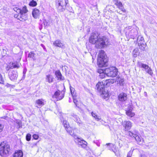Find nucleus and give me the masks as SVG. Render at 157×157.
<instances>
[{
  "mask_svg": "<svg viewBox=\"0 0 157 157\" xmlns=\"http://www.w3.org/2000/svg\"><path fill=\"white\" fill-rule=\"evenodd\" d=\"M13 10L18 13L14 14L15 18L21 21H24L26 20L27 16L26 13L28 12V10L26 6L23 7L21 10L17 7L14 8Z\"/></svg>",
  "mask_w": 157,
  "mask_h": 157,
  "instance_id": "f257e3e1",
  "label": "nucleus"
},
{
  "mask_svg": "<svg viewBox=\"0 0 157 157\" xmlns=\"http://www.w3.org/2000/svg\"><path fill=\"white\" fill-rule=\"evenodd\" d=\"M98 56L97 63L98 67H101L107 66L108 59L104 51L101 50Z\"/></svg>",
  "mask_w": 157,
  "mask_h": 157,
  "instance_id": "f03ea898",
  "label": "nucleus"
},
{
  "mask_svg": "<svg viewBox=\"0 0 157 157\" xmlns=\"http://www.w3.org/2000/svg\"><path fill=\"white\" fill-rule=\"evenodd\" d=\"M138 28L136 27L135 28L132 29V27L128 26L126 27L125 29L126 36L127 37L130 38L132 39H134L138 35Z\"/></svg>",
  "mask_w": 157,
  "mask_h": 157,
  "instance_id": "7ed1b4c3",
  "label": "nucleus"
},
{
  "mask_svg": "<svg viewBox=\"0 0 157 157\" xmlns=\"http://www.w3.org/2000/svg\"><path fill=\"white\" fill-rule=\"evenodd\" d=\"M10 146L6 141L3 142L0 144V155L3 157H6L10 150Z\"/></svg>",
  "mask_w": 157,
  "mask_h": 157,
  "instance_id": "20e7f679",
  "label": "nucleus"
},
{
  "mask_svg": "<svg viewBox=\"0 0 157 157\" xmlns=\"http://www.w3.org/2000/svg\"><path fill=\"white\" fill-rule=\"evenodd\" d=\"M109 40L105 36L99 37L95 44V47L97 48H102L109 44Z\"/></svg>",
  "mask_w": 157,
  "mask_h": 157,
  "instance_id": "39448f33",
  "label": "nucleus"
},
{
  "mask_svg": "<svg viewBox=\"0 0 157 157\" xmlns=\"http://www.w3.org/2000/svg\"><path fill=\"white\" fill-rule=\"evenodd\" d=\"M78 132H78L75 131L74 132H73V133H71V135L74 137V140L77 144L81 146L82 147L85 148L87 146V143L83 139H82L78 137L76 133H78Z\"/></svg>",
  "mask_w": 157,
  "mask_h": 157,
  "instance_id": "423d86ee",
  "label": "nucleus"
},
{
  "mask_svg": "<svg viewBox=\"0 0 157 157\" xmlns=\"http://www.w3.org/2000/svg\"><path fill=\"white\" fill-rule=\"evenodd\" d=\"M105 85L102 82H99L96 85L98 91L103 96L106 98L109 95V93L105 89Z\"/></svg>",
  "mask_w": 157,
  "mask_h": 157,
  "instance_id": "0eeeda50",
  "label": "nucleus"
},
{
  "mask_svg": "<svg viewBox=\"0 0 157 157\" xmlns=\"http://www.w3.org/2000/svg\"><path fill=\"white\" fill-rule=\"evenodd\" d=\"M68 3V0H57L56 5L57 7L58 11L59 12L63 11Z\"/></svg>",
  "mask_w": 157,
  "mask_h": 157,
  "instance_id": "6e6552de",
  "label": "nucleus"
},
{
  "mask_svg": "<svg viewBox=\"0 0 157 157\" xmlns=\"http://www.w3.org/2000/svg\"><path fill=\"white\" fill-rule=\"evenodd\" d=\"M105 71L106 76L113 77L117 76L118 72L117 69L115 67L106 68Z\"/></svg>",
  "mask_w": 157,
  "mask_h": 157,
  "instance_id": "1a4fd4ad",
  "label": "nucleus"
},
{
  "mask_svg": "<svg viewBox=\"0 0 157 157\" xmlns=\"http://www.w3.org/2000/svg\"><path fill=\"white\" fill-rule=\"evenodd\" d=\"M137 65L139 67L142 68V70L145 71L150 75H151L153 74L151 69L148 65L139 61L137 63Z\"/></svg>",
  "mask_w": 157,
  "mask_h": 157,
  "instance_id": "9d476101",
  "label": "nucleus"
},
{
  "mask_svg": "<svg viewBox=\"0 0 157 157\" xmlns=\"http://www.w3.org/2000/svg\"><path fill=\"white\" fill-rule=\"evenodd\" d=\"M63 124L66 130L71 135V133H73V132H75V131L78 132V130L76 128H75L72 130H71V128L69 127V125L68 122L66 121L65 120H64L63 119V121H62Z\"/></svg>",
  "mask_w": 157,
  "mask_h": 157,
  "instance_id": "9b49d317",
  "label": "nucleus"
},
{
  "mask_svg": "<svg viewBox=\"0 0 157 157\" xmlns=\"http://www.w3.org/2000/svg\"><path fill=\"white\" fill-rule=\"evenodd\" d=\"M64 96V91H60L59 90H58L55 92L52 97L53 99H56V101H59L62 99L63 98Z\"/></svg>",
  "mask_w": 157,
  "mask_h": 157,
  "instance_id": "f8f14e48",
  "label": "nucleus"
},
{
  "mask_svg": "<svg viewBox=\"0 0 157 157\" xmlns=\"http://www.w3.org/2000/svg\"><path fill=\"white\" fill-rule=\"evenodd\" d=\"M98 36L99 34L98 33H92L89 38L90 42L93 44H95L99 37Z\"/></svg>",
  "mask_w": 157,
  "mask_h": 157,
  "instance_id": "ddd939ff",
  "label": "nucleus"
},
{
  "mask_svg": "<svg viewBox=\"0 0 157 157\" xmlns=\"http://www.w3.org/2000/svg\"><path fill=\"white\" fill-rule=\"evenodd\" d=\"M8 75L10 79L13 81L16 80L18 76L17 72L14 71H10Z\"/></svg>",
  "mask_w": 157,
  "mask_h": 157,
  "instance_id": "4468645a",
  "label": "nucleus"
},
{
  "mask_svg": "<svg viewBox=\"0 0 157 157\" xmlns=\"http://www.w3.org/2000/svg\"><path fill=\"white\" fill-rule=\"evenodd\" d=\"M125 131H128L131 129L132 126V123L129 121H124L123 124Z\"/></svg>",
  "mask_w": 157,
  "mask_h": 157,
  "instance_id": "2eb2a0df",
  "label": "nucleus"
},
{
  "mask_svg": "<svg viewBox=\"0 0 157 157\" xmlns=\"http://www.w3.org/2000/svg\"><path fill=\"white\" fill-rule=\"evenodd\" d=\"M137 132L136 135H134V138L139 144L141 145L143 143L144 140L141 136H140L137 135Z\"/></svg>",
  "mask_w": 157,
  "mask_h": 157,
  "instance_id": "dca6fc26",
  "label": "nucleus"
},
{
  "mask_svg": "<svg viewBox=\"0 0 157 157\" xmlns=\"http://www.w3.org/2000/svg\"><path fill=\"white\" fill-rule=\"evenodd\" d=\"M71 118L73 119L77 123L79 124V125H82V123L80 121V119L77 115L74 113L71 115Z\"/></svg>",
  "mask_w": 157,
  "mask_h": 157,
  "instance_id": "f3484780",
  "label": "nucleus"
},
{
  "mask_svg": "<svg viewBox=\"0 0 157 157\" xmlns=\"http://www.w3.org/2000/svg\"><path fill=\"white\" fill-rule=\"evenodd\" d=\"M53 45L56 47L63 48L64 44L61 40H57L54 42Z\"/></svg>",
  "mask_w": 157,
  "mask_h": 157,
  "instance_id": "a211bd4d",
  "label": "nucleus"
},
{
  "mask_svg": "<svg viewBox=\"0 0 157 157\" xmlns=\"http://www.w3.org/2000/svg\"><path fill=\"white\" fill-rule=\"evenodd\" d=\"M127 96L126 94L124 93H121L119 94L118 96V99L120 101H125L127 99Z\"/></svg>",
  "mask_w": 157,
  "mask_h": 157,
  "instance_id": "6ab92c4d",
  "label": "nucleus"
},
{
  "mask_svg": "<svg viewBox=\"0 0 157 157\" xmlns=\"http://www.w3.org/2000/svg\"><path fill=\"white\" fill-rule=\"evenodd\" d=\"M137 42L138 43V45L140 47V48L142 50H144L145 48L146 47V44L145 43L144 40L142 41H137Z\"/></svg>",
  "mask_w": 157,
  "mask_h": 157,
  "instance_id": "aec40b11",
  "label": "nucleus"
},
{
  "mask_svg": "<svg viewBox=\"0 0 157 157\" xmlns=\"http://www.w3.org/2000/svg\"><path fill=\"white\" fill-rule=\"evenodd\" d=\"M54 78V77L52 75L49 74L46 75L45 80L46 82L49 83H51L53 82Z\"/></svg>",
  "mask_w": 157,
  "mask_h": 157,
  "instance_id": "412c9836",
  "label": "nucleus"
},
{
  "mask_svg": "<svg viewBox=\"0 0 157 157\" xmlns=\"http://www.w3.org/2000/svg\"><path fill=\"white\" fill-rule=\"evenodd\" d=\"M40 14L39 10L36 9H35L33 10L32 12V15L35 18H37Z\"/></svg>",
  "mask_w": 157,
  "mask_h": 157,
  "instance_id": "4be33fe9",
  "label": "nucleus"
},
{
  "mask_svg": "<svg viewBox=\"0 0 157 157\" xmlns=\"http://www.w3.org/2000/svg\"><path fill=\"white\" fill-rule=\"evenodd\" d=\"M117 84H119L121 86H123L124 84V80L123 78L119 77H117Z\"/></svg>",
  "mask_w": 157,
  "mask_h": 157,
  "instance_id": "5701e85b",
  "label": "nucleus"
},
{
  "mask_svg": "<svg viewBox=\"0 0 157 157\" xmlns=\"http://www.w3.org/2000/svg\"><path fill=\"white\" fill-rule=\"evenodd\" d=\"M115 4L118 7L119 9L121 10L122 11L124 12H125V10L124 8L122 3L121 2H117Z\"/></svg>",
  "mask_w": 157,
  "mask_h": 157,
  "instance_id": "b1692460",
  "label": "nucleus"
},
{
  "mask_svg": "<svg viewBox=\"0 0 157 157\" xmlns=\"http://www.w3.org/2000/svg\"><path fill=\"white\" fill-rule=\"evenodd\" d=\"M23 156V153L22 151L19 150L14 154L13 157H22Z\"/></svg>",
  "mask_w": 157,
  "mask_h": 157,
  "instance_id": "393cba45",
  "label": "nucleus"
},
{
  "mask_svg": "<svg viewBox=\"0 0 157 157\" xmlns=\"http://www.w3.org/2000/svg\"><path fill=\"white\" fill-rule=\"evenodd\" d=\"M45 101L42 99H38L36 100V103L39 106H43L45 104Z\"/></svg>",
  "mask_w": 157,
  "mask_h": 157,
  "instance_id": "a878e982",
  "label": "nucleus"
},
{
  "mask_svg": "<svg viewBox=\"0 0 157 157\" xmlns=\"http://www.w3.org/2000/svg\"><path fill=\"white\" fill-rule=\"evenodd\" d=\"M55 75L58 80H62L63 79L62 78V74L59 71H56L55 72Z\"/></svg>",
  "mask_w": 157,
  "mask_h": 157,
  "instance_id": "bb28decb",
  "label": "nucleus"
},
{
  "mask_svg": "<svg viewBox=\"0 0 157 157\" xmlns=\"http://www.w3.org/2000/svg\"><path fill=\"white\" fill-rule=\"evenodd\" d=\"M91 115L97 121L101 120V118L100 116H98L97 114L95 113L92 112L91 113Z\"/></svg>",
  "mask_w": 157,
  "mask_h": 157,
  "instance_id": "cd10ccee",
  "label": "nucleus"
},
{
  "mask_svg": "<svg viewBox=\"0 0 157 157\" xmlns=\"http://www.w3.org/2000/svg\"><path fill=\"white\" fill-rule=\"evenodd\" d=\"M126 114L128 117H132L135 115V113L129 109L126 111Z\"/></svg>",
  "mask_w": 157,
  "mask_h": 157,
  "instance_id": "c85d7f7f",
  "label": "nucleus"
},
{
  "mask_svg": "<svg viewBox=\"0 0 157 157\" xmlns=\"http://www.w3.org/2000/svg\"><path fill=\"white\" fill-rule=\"evenodd\" d=\"M35 54L33 52H30L28 55V57L32 58L33 60H35L36 59L35 58Z\"/></svg>",
  "mask_w": 157,
  "mask_h": 157,
  "instance_id": "c756f323",
  "label": "nucleus"
},
{
  "mask_svg": "<svg viewBox=\"0 0 157 157\" xmlns=\"http://www.w3.org/2000/svg\"><path fill=\"white\" fill-rule=\"evenodd\" d=\"M106 145H107V148L110 150H113V148L114 147V145L112 143L107 144Z\"/></svg>",
  "mask_w": 157,
  "mask_h": 157,
  "instance_id": "7c9ffc66",
  "label": "nucleus"
},
{
  "mask_svg": "<svg viewBox=\"0 0 157 157\" xmlns=\"http://www.w3.org/2000/svg\"><path fill=\"white\" fill-rule=\"evenodd\" d=\"M132 54L134 57H136L138 54V49L137 48H135L133 51Z\"/></svg>",
  "mask_w": 157,
  "mask_h": 157,
  "instance_id": "2f4dec72",
  "label": "nucleus"
},
{
  "mask_svg": "<svg viewBox=\"0 0 157 157\" xmlns=\"http://www.w3.org/2000/svg\"><path fill=\"white\" fill-rule=\"evenodd\" d=\"M14 68H18L20 67V64L19 63L17 62H15L13 63L12 64Z\"/></svg>",
  "mask_w": 157,
  "mask_h": 157,
  "instance_id": "473e14b6",
  "label": "nucleus"
},
{
  "mask_svg": "<svg viewBox=\"0 0 157 157\" xmlns=\"http://www.w3.org/2000/svg\"><path fill=\"white\" fill-rule=\"evenodd\" d=\"M29 5L30 6H35L36 5L37 3L36 1L33 0L30 2Z\"/></svg>",
  "mask_w": 157,
  "mask_h": 157,
  "instance_id": "72a5a7b5",
  "label": "nucleus"
},
{
  "mask_svg": "<svg viewBox=\"0 0 157 157\" xmlns=\"http://www.w3.org/2000/svg\"><path fill=\"white\" fill-rule=\"evenodd\" d=\"M72 98H73V102L76 105V106H78V104L77 102L78 101L77 99V96L76 95L75 96H72Z\"/></svg>",
  "mask_w": 157,
  "mask_h": 157,
  "instance_id": "f704fd0d",
  "label": "nucleus"
},
{
  "mask_svg": "<svg viewBox=\"0 0 157 157\" xmlns=\"http://www.w3.org/2000/svg\"><path fill=\"white\" fill-rule=\"evenodd\" d=\"M70 89L72 97L76 95V93L74 91V89L73 87H70Z\"/></svg>",
  "mask_w": 157,
  "mask_h": 157,
  "instance_id": "c9c22d12",
  "label": "nucleus"
},
{
  "mask_svg": "<svg viewBox=\"0 0 157 157\" xmlns=\"http://www.w3.org/2000/svg\"><path fill=\"white\" fill-rule=\"evenodd\" d=\"M137 132H135V133H133L129 131L128 132V134L129 136L132 137H134V135H136V134L137 133Z\"/></svg>",
  "mask_w": 157,
  "mask_h": 157,
  "instance_id": "e433bc0d",
  "label": "nucleus"
},
{
  "mask_svg": "<svg viewBox=\"0 0 157 157\" xmlns=\"http://www.w3.org/2000/svg\"><path fill=\"white\" fill-rule=\"evenodd\" d=\"M106 75V74L105 73V72L102 73L100 74L99 75L100 78H104L105 75Z\"/></svg>",
  "mask_w": 157,
  "mask_h": 157,
  "instance_id": "4c0bfd02",
  "label": "nucleus"
},
{
  "mask_svg": "<svg viewBox=\"0 0 157 157\" xmlns=\"http://www.w3.org/2000/svg\"><path fill=\"white\" fill-rule=\"evenodd\" d=\"M4 80L3 78L0 74V83L1 84H4Z\"/></svg>",
  "mask_w": 157,
  "mask_h": 157,
  "instance_id": "58836bf2",
  "label": "nucleus"
},
{
  "mask_svg": "<svg viewBox=\"0 0 157 157\" xmlns=\"http://www.w3.org/2000/svg\"><path fill=\"white\" fill-rule=\"evenodd\" d=\"M31 136L30 134H28L26 137V140L28 141H29L30 140Z\"/></svg>",
  "mask_w": 157,
  "mask_h": 157,
  "instance_id": "ea45409f",
  "label": "nucleus"
},
{
  "mask_svg": "<svg viewBox=\"0 0 157 157\" xmlns=\"http://www.w3.org/2000/svg\"><path fill=\"white\" fill-rule=\"evenodd\" d=\"M33 137L34 139L37 140L39 137V136L38 134H34L33 135Z\"/></svg>",
  "mask_w": 157,
  "mask_h": 157,
  "instance_id": "a19ab883",
  "label": "nucleus"
},
{
  "mask_svg": "<svg viewBox=\"0 0 157 157\" xmlns=\"http://www.w3.org/2000/svg\"><path fill=\"white\" fill-rule=\"evenodd\" d=\"M100 74L105 72V70L101 69H98L97 71Z\"/></svg>",
  "mask_w": 157,
  "mask_h": 157,
  "instance_id": "79ce46f5",
  "label": "nucleus"
},
{
  "mask_svg": "<svg viewBox=\"0 0 157 157\" xmlns=\"http://www.w3.org/2000/svg\"><path fill=\"white\" fill-rule=\"evenodd\" d=\"M117 77H116V78L110 80L109 82H111L112 83H113L115 82H117Z\"/></svg>",
  "mask_w": 157,
  "mask_h": 157,
  "instance_id": "37998d69",
  "label": "nucleus"
},
{
  "mask_svg": "<svg viewBox=\"0 0 157 157\" xmlns=\"http://www.w3.org/2000/svg\"><path fill=\"white\" fill-rule=\"evenodd\" d=\"M143 41L144 40V38L141 36H139L138 37L137 39V41Z\"/></svg>",
  "mask_w": 157,
  "mask_h": 157,
  "instance_id": "c03bdc74",
  "label": "nucleus"
},
{
  "mask_svg": "<svg viewBox=\"0 0 157 157\" xmlns=\"http://www.w3.org/2000/svg\"><path fill=\"white\" fill-rule=\"evenodd\" d=\"M132 151H129L128 153L127 157H131Z\"/></svg>",
  "mask_w": 157,
  "mask_h": 157,
  "instance_id": "a18cd8bd",
  "label": "nucleus"
},
{
  "mask_svg": "<svg viewBox=\"0 0 157 157\" xmlns=\"http://www.w3.org/2000/svg\"><path fill=\"white\" fill-rule=\"evenodd\" d=\"M3 128V126L2 124H0V132L2 131Z\"/></svg>",
  "mask_w": 157,
  "mask_h": 157,
  "instance_id": "49530a36",
  "label": "nucleus"
},
{
  "mask_svg": "<svg viewBox=\"0 0 157 157\" xmlns=\"http://www.w3.org/2000/svg\"><path fill=\"white\" fill-rule=\"evenodd\" d=\"M17 123L18 124V125L20 126L21 125V122L20 121H17Z\"/></svg>",
  "mask_w": 157,
  "mask_h": 157,
  "instance_id": "de8ad7c7",
  "label": "nucleus"
},
{
  "mask_svg": "<svg viewBox=\"0 0 157 157\" xmlns=\"http://www.w3.org/2000/svg\"><path fill=\"white\" fill-rule=\"evenodd\" d=\"M10 69V67H6V70H7V71H8L9 70V69Z\"/></svg>",
  "mask_w": 157,
  "mask_h": 157,
  "instance_id": "09e8293b",
  "label": "nucleus"
},
{
  "mask_svg": "<svg viewBox=\"0 0 157 157\" xmlns=\"http://www.w3.org/2000/svg\"><path fill=\"white\" fill-rule=\"evenodd\" d=\"M144 93L145 94H146V95H147V93L146 92H144Z\"/></svg>",
  "mask_w": 157,
  "mask_h": 157,
  "instance_id": "8fccbe9b",
  "label": "nucleus"
},
{
  "mask_svg": "<svg viewBox=\"0 0 157 157\" xmlns=\"http://www.w3.org/2000/svg\"><path fill=\"white\" fill-rule=\"evenodd\" d=\"M41 46H43H43H44V45H43V44H41Z\"/></svg>",
  "mask_w": 157,
  "mask_h": 157,
  "instance_id": "3c124183",
  "label": "nucleus"
},
{
  "mask_svg": "<svg viewBox=\"0 0 157 157\" xmlns=\"http://www.w3.org/2000/svg\"><path fill=\"white\" fill-rule=\"evenodd\" d=\"M70 101H71V100H69V101L70 102Z\"/></svg>",
  "mask_w": 157,
  "mask_h": 157,
  "instance_id": "603ef678",
  "label": "nucleus"
},
{
  "mask_svg": "<svg viewBox=\"0 0 157 157\" xmlns=\"http://www.w3.org/2000/svg\"><path fill=\"white\" fill-rule=\"evenodd\" d=\"M70 101H71V100H69V101L70 102Z\"/></svg>",
  "mask_w": 157,
  "mask_h": 157,
  "instance_id": "864d4df0",
  "label": "nucleus"
}]
</instances>
